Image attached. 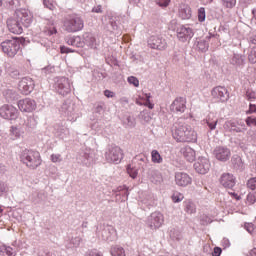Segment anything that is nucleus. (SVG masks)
Here are the masks:
<instances>
[{
    "label": "nucleus",
    "instance_id": "1",
    "mask_svg": "<svg viewBox=\"0 0 256 256\" xmlns=\"http://www.w3.org/2000/svg\"><path fill=\"white\" fill-rule=\"evenodd\" d=\"M32 24L33 16H31L27 10L16 11L14 17L7 21V27L10 33H14V35H21V33H23V27L27 29L31 27Z\"/></svg>",
    "mask_w": 256,
    "mask_h": 256
},
{
    "label": "nucleus",
    "instance_id": "2",
    "mask_svg": "<svg viewBox=\"0 0 256 256\" xmlns=\"http://www.w3.org/2000/svg\"><path fill=\"white\" fill-rule=\"evenodd\" d=\"M173 138L179 143H195L197 141V132L191 127V125L178 120L172 129Z\"/></svg>",
    "mask_w": 256,
    "mask_h": 256
},
{
    "label": "nucleus",
    "instance_id": "3",
    "mask_svg": "<svg viewBox=\"0 0 256 256\" xmlns=\"http://www.w3.org/2000/svg\"><path fill=\"white\" fill-rule=\"evenodd\" d=\"M20 160L29 169H37L43 162V160H41V154L38 151L27 149L20 154Z\"/></svg>",
    "mask_w": 256,
    "mask_h": 256
},
{
    "label": "nucleus",
    "instance_id": "4",
    "mask_svg": "<svg viewBox=\"0 0 256 256\" xmlns=\"http://www.w3.org/2000/svg\"><path fill=\"white\" fill-rule=\"evenodd\" d=\"M83 27H85V22L77 14L70 15L64 19L63 29L66 33H78V31H83Z\"/></svg>",
    "mask_w": 256,
    "mask_h": 256
},
{
    "label": "nucleus",
    "instance_id": "5",
    "mask_svg": "<svg viewBox=\"0 0 256 256\" xmlns=\"http://www.w3.org/2000/svg\"><path fill=\"white\" fill-rule=\"evenodd\" d=\"M0 47L4 54L13 59L21 51V39L17 37L6 39L1 42Z\"/></svg>",
    "mask_w": 256,
    "mask_h": 256
},
{
    "label": "nucleus",
    "instance_id": "6",
    "mask_svg": "<svg viewBox=\"0 0 256 256\" xmlns=\"http://www.w3.org/2000/svg\"><path fill=\"white\" fill-rule=\"evenodd\" d=\"M107 163H115L119 165L123 160V150L119 146H110L105 152Z\"/></svg>",
    "mask_w": 256,
    "mask_h": 256
},
{
    "label": "nucleus",
    "instance_id": "7",
    "mask_svg": "<svg viewBox=\"0 0 256 256\" xmlns=\"http://www.w3.org/2000/svg\"><path fill=\"white\" fill-rule=\"evenodd\" d=\"M163 223H165V217L161 212H153L151 213L146 221L147 227L151 229L152 231H155L163 226Z\"/></svg>",
    "mask_w": 256,
    "mask_h": 256
},
{
    "label": "nucleus",
    "instance_id": "8",
    "mask_svg": "<svg viewBox=\"0 0 256 256\" xmlns=\"http://www.w3.org/2000/svg\"><path fill=\"white\" fill-rule=\"evenodd\" d=\"M211 96L216 103H227L229 101V90L224 86H216L212 89Z\"/></svg>",
    "mask_w": 256,
    "mask_h": 256
},
{
    "label": "nucleus",
    "instance_id": "9",
    "mask_svg": "<svg viewBox=\"0 0 256 256\" xmlns=\"http://www.w3.org/2000/svg\"><path fill=\"white\" fill-rule=\"evenodd\" d=\"M61 112L63 115L68 117L70 121H76L77 115V106L71 100H66L61 106Z\"/></svg>",
    "mask_w": 256,
    "mask_h": 256
},
{
    "label": "nucleus",
    "instance_id": "10",
    "mask_svg": "<svg viewBox=\"0 0 256 256\" xmlns=\"http://www.w3.org/2000/svg\"><path fill=\"white\" fill-rule=\"evenodd\" d=\"M0 117H2V119L15 121V119L19 117V110L13 105L4 104L0 107Z\"/></svg>",
    "mask_w": 256,
    "mask_h": 256
},
{
    "label": "nucleus",
    "instance_id": "11",
    "mask_svg": "<svg viewBox=\"0 0 256 256\" xmlns=\"http://www.w3.org/2000/svg\"><path fill=\"white\" fill-rule=\"evenodd\" d=\"M55 89L59 95H69L71 93V83L68 78L58 77L55 80Z\"/></svg>",
    "mask_w": 256,
    "mask_h": 256
},
{
    "label": "nucleus",
    "instance_id": "12",
    "mask_svg": "<svg viewBox=\"0 0 256 256\" xmlns=\"http://www.w3.org/2000/svg\"><path fill=\"white\" fill-rule=\"evenodd\" d=\"M17 106L22 113H33L37 109V102L31 98H25L19 100Z\"/></svg>",
    "mask_w": 256,
    "mask_h": 256
},
{
    "label": "nucleus",
    "instance_id": "13",
    "mask_svg": "<svg viewBox=\"0 0 256 256\" xmlns=\"http://www.w3.org/2000/svg\"><path fill=\"white\" fill-rule=\"evenodd\" d=\"M35 89V82L30 77H24L18 83V90L22 95H30Z\"/></svg>",
    "mask_w": 256,
    "mask_h": 256
},
{
    "label": "nucleus",
    "instance_id": "14",
    "mask_svg": "<svg viewBox=\"0 0 256 256\" xmlns=\"http://www.w3.org/2000/svg\"><path fill=\"white\" fill-rule=\"evenodd\" d=\"M177 38L182 43H185L187 41H191L193 39V29H191L189 26H183L179 25L176 29Z\"/></svg>",
    "mask_w": 256,
    "mask_h": 256
},
{
    "label": "nucleus",
    "instance_id": "15",
    "mask_svg": "<svg viewBox=\"0 0 256 256\" xmlns=\"http://www.w3.org/2000/svg\"><path fill=\"white\" fill-rule=\"evenodd\" d=\"M194 169L200 175H205L209 173V169H211V162L207 157H199L198 160L194 163Z\"/></svg>",
    "mask_w": 256,
    "mask_h": 256
},
{
    "label": "nucleus",
    "instance_id": "16",
    "mask_svg": "<svg viewBox=\"0 0 256 256\" xmlns=\"http://www.w3.org/2000/svg\"><path fill=\"white\" fill-rule=\"evenodd\" d=\"M213 154L218 161H222L223 163L231 159V150L225 146H217Z\"/></svg>",
    "mask_w": 256,
    "mask_h": 256
},
{
    "label": "nucleus",
    "instance_id": "17",
    "mask_svg": "<svg viewBox=\"0 0 256 256\" xmlns=\"http://www.w3.org/2000/svg\"><path fill=\"white\" fill-rule=\"evenodd\" d=\"M224 128L227 129V131L234 133H243L244 131H247L245 122L242 120L228 121L225 123Z\"/></svg>",
    "mask_w": 256,
    "mask_h": 256
},
{
    "label": "nucleus",
    "instance_id": "18",
    "mask_svg": "<svg viewBox=\"0 0 256 256\" xmlns=\"http://www.w3.org/2000/svg\"><path fill=\"white\" fill-rule=\"evenodd\" d=\"M148 45L151 49H158L159 51L167 49V41L161 36H151L148 39Z\"/></svg>",
    "mask_w": 256,
    "mask_h": 256
},
{
    "label": "nucleus",
    "instance_id": "19",
    "mask_svg": "<svg viewBox=\"0 0 256 256\" xmlns=\"http://www.w3.org/2000/svg\"><path fill=\"white\" fill-rule=\"evenodd\" d=\"M186 103L185 98L178 97L170 105V111L172 113H185V109H187Z\"/></svg>",
    "mask_w": 256,
    "mask_h": 256
},
{
    "label": "nucleus",
    "instance_id": "20",
    "mask_svg": "<svg viewBox=\"0 0 256 256\" xmlns=\"http://www.w3.org/2000/svg\"><path fill=\"white\" fill-rule=\"evenodd\" d=\"M236 183V178L231 173H224L220 177V184L222 187H225V189H233Z\"/></svg>",
    "mask_w": 256,
    "mask_h": 256
},
{
    "label": "nucleus",
    "instance_id": "21",
    "mask_svg": "<svg viewBox=\"0 0 256 256\" xmlns=\"http://www.w3.org/2000/svg\"><path fill=\"white\" fill-rule=\"evenodd\" d=\"M102 239L103 241H108V243H111L113 241H117V230L113 226H106L102 230Z\"/></svg>",
    "mask_w": 256,
    "mask_h": 256
},
{
    "label": "nucleus",
    "instance_id": "22",
    "mask_svg": "<svg viewBox=\"0 0 256 256\" xmlns=\"http://www.w3.org/2000/svg\"><path fill=\"white\" fill-rule=\"evenodd\" d=\"M81 163H83L86 167H91L93 163H95V151L92 149H85L83 155L80 158Z\"/></svg>",
    "mask_w": 256,
    "mask_h": 256
},
{
    "label": "nucleus",
    "instance_id": "23",
    "mask_svg": "<svg viewBox=\"0 0 256 256\" xmlns=\"http://www.w3.org/2000/svg\"><path fill=\"white\" fill-rule=\"evenodd\" d=\"M83 238L81 236L70 235L64 241V246L66 249H77L81 245Z\"/></svg>",
    "mask_w": 256,
    "mask_h": 256
},
{
    "label": "nucleus",
    "instance_id": "24",
    "mask_svg": "<svg viewBox=\"0 0 256 256\" xmlns=\"http://www.w3.org/2000/svg\"><path fill=\"white\" fill-rule=\"evenodd\" d=\"M191 181L189 174L184 172L175 173V182L179 187H187V185H191Z\"/></svg>",
    "mask_w": 256,
    "mask_h": 256
},
{
    "label": "nucleus",
    "instance_id": "25",
    "mask_svg": "<svg viewBox=\"0 0 256 256\" xmlns=\"http://www.w3.org/2000/svg\"><path fill=\"white\" fill-rule=\"evenodd\" d=\"M147 175L151 183H154V185H161V182L163 181V175L159 172V170L149 169Z\"/></svg>",
    "mask_w": 256,
    "mask_h": 256
},
{
    "label": "nucleus",
    "instance_id": "26",
    "mask_svg": "<svg viewBox=\"0 0 256 256\" xmlns=\"http://www.w3.org/2000/svg\"><path fill=\"white\" fill-rule=\"evenodd\" d=\"M230 65H233L234 67H239L240 69L244 67L245 65V56L234 53L232 57H230Z\"/></svg>",
    "mask_w": 256,
    "mask_h": 256
},
{
    "label": "nucleus",
    "instance_id": "27",
    "mask_svg": "<svg viewBox=\"0 0 256 256\" xmlns=\"http://www.w3.org/2000/svg\"><path fill=\"white\" fill-rule=\"evenodd\" d=\"M180 152L183 154V157L187 159L190 163L195 160L196 153L195 150L189 146L182 147Z\"/></svg>",
    "mask_w": 256,
    "mask_h": 256
},
{
    "label": "nucleus",
    "instance_id": "28",
    "mask_svg": "<svg viewBox=\"0 0 256 256\" xmlns=\"http://www.w3.org/2000/svg\"><path fill=\"white\" fill-rule=\"evenodd\" d=\"M66 43L72 47H84L85 42L82 41L80 36H72L66 38Z\"/></svg>",
    "mask_w": 256,
    "mask_h": 256
},
{
    "label": "nucleus",
    "instance_id": "29",
    "mask_svg": "<svg viewBox=\"0 0 256 256\" xmlns=\"http://www.w3.org/2000/svg\"><path fill=\"white\" fill-rule=\"evenodd\" d=\"M140 99H142L144 102H141V100H136V105H144L145 107H148V109H153V107H155V104L151 103L150 93L144 94V96H140Z\"/></svg>",
    "mask_w": 256,
    "mask_h": 256
},
{
    "label": "nucleus",
    "instance_id": "30",
    "mask_svg": "<svg viewBox=\"0 0 256 256\" xmlns=\"http://www.w3.org/2000/svg\"><path fill=\"white\" fill-rule=\"evenodd\" d=\"M233 168L236 169V171H243L245 169V164H243V160L241 159V156L234 155L231 159Z\"/></svg>",
    "mask_w": 256,
    "mask_h": 256
},
{
    "label": "nucleus",
    "instance_id": "31",
    "mask_svg": "<svg viewBox=\"0 0 256 256\" xmlns=\"http://www.w3.org/2000/svg\"><path fill=\"white\" fill-rule=\"evenodd\" d=\"M3 95L8 103H11V101H15V99L19 98V94H17L15 89H6L3 91Z\"/></svg>",
    "mask_w": 256,
    "mask_h": 256
},
{
    "label": "nucleus",
    "instance_id": "32",
    "mask_svg": "<svg viewBox=\"0 0 256 256\" xmlns=\"http://www.w3.org/2000/svg\"><path fill=\"white\" fill-rule=\"evenodd\" d=\"M180 19L187 20L191 17V8L187 5H183L179 9Z\"/></svg>",
    "mask_w": 256,
    "mask_h": 256
},
{
    "label": "nucleus",
    "instance_id": "33",
    "mask_svg": "<svg viewBox=\"0 0 256 256\" xmlns=\"http://www.w3.org/2000/svg\"><path fill=\"white\" fill-rule=\"evenodd\" d=\"M206 125L209 127L210 131H215L217 128L218 120L213 115H208V117L204 120Z\"/></svg>",
    "mask_w": 256,
    "mask_h": 256
},
{
    "label": "nucleus",
    "instance_id": "34",
    "mask_svg": "<svg viewBox=\"0 0 256 256\" xmlns=\"http://www.w3.org/2000/svg\"><path fill=\"white\" fill-rule=\"evenodd\" d=\"M5 70L8 73V75H10V77H12L13 79H18L19 75H21L19 70H17V68H15V67L11 66V64H5Z\"/></svg>",
    "mask_w": 256,
    "mask_h": 256
},
{
    "label": "nucleus",
    "instance_id": "35",
    "mask_svg": "<svg viewBox=\"0 0 256 256\" xmlns=\"http://www.w3.org/2000/svg\"><path fill=\"white\" fill-rule=\"evenodd\" d=\"M83 43L84 45H87L88 47H94L95 46V37L91 33H85L83 35Z\"/></svg>",
    "mask_w": 256,
    "mask_h": 256
},
{
    "label": "nucleus",
    "instance_id": "36",
    "mask_svg": "<svg viewBox=\"0 0 256 256\" xmlns=\"http://www.w3.org/2000/svg\"><path fill=\"white\" fill-rule=\"evenodd\" d=\"M151 161L152 163H156L160 165V163H163V157L157 150H152L151 152Z\"/></svg>",
    "mask_w": 256,
    "mask_h": 256
},
{
    "label": "nucleus",
    "instance_id": "37",
    "mask_svg": "<svg viewBox=\"0 0 256 256\" xmlns=\"http://www.w3.org/2000/svg\"><path fill=\"white\" fill-rule=\"evenodd\" d=\"M21 129H19V127L17 126H12L10 128V137L11 139L15 140V139H19L21 137Z\"/></svg>",
    "mask_w": 256,
    "mask_h": 256
},
{
    "label": "nucleus",
    "instance_id": "38",
    "mask_svg": "<svg viewBox=\"0 0 256 256\" xmlns=\"http://www.w3.org/2000/svg\"><path fill=\"white\" fill-rule=\"evenodd\" d=\"M111 255L112 256H125V249L121 246H113L111 248Z\"/></svg>",
    "mask_w": 256,
    "mask_h": 256
},
{
    "label": "nucleus",
    "instance_id": "39",
    "mask_svg": "<svg viewBox=\"0 0 256 256\" xmlns=\"http://www.w3.org/2000/svg\"><path fill=\"white\" fill-rule=\"evenodd\" d=\"M170 237L174 241H181L183 239V234L181 233V231L174 228L170 231Z\"/></svg>",
    "mask_w": 256,
    "mask_h": 256
},
{
    "label": "nucleus",
    "instance_id": "40",
    "mask_svg": "<svg viewBox=\"0 0 256 256\" xmlns=\"http://www.w3.org/2000/svg\"><path fill=\"white\" fill-rule=\"evenodd\" d=\"M197 49H198V51H202V53H205V51H207V49H209V41L199 40L197 42Z\"/></svg>",
    "mask_w": 256,
    "mask_h": 256
},
{
    "label": "nucleus",
    "instance_id": "41",
    "mask_svg": "<svg viewBox=\"0 0 256 256\" xmlns=\"http://www.w3.org/2000/svg\"><path fill=\"white\" fill-rule=\"evenodd\" d=\"M2 3H4V6L7 9H15L19 3V0H2Z\"/></svg>",
    "mask_w": 256,
    "mask_h": 256
},
{
    "label": "nucleus",
    "instance_id": "42",
    "mask_svg": "<svg viewBox=\"0 0 256 256\" xmlns=\"http://www.w3.org/2000/svg\"><path fill=\"white\" fill-rule=\"evenodd\" d=\"M185 211L186 213H189V215H193L195 213V204L191 201L185 202Z\"/></svg>",
    "mask_w": 256,
    "mask_h": 256
},
{
    "label": "nucleus",
    "instance_id": "43",
    "mask_svg": "<svg viewBox=\"0 0 256 256\" xmlns=\"http://www.w3.org/2000/svg\"><path fill=\"white\" fill-rule=\"evenodd\" d=\"M0 253H6V255H8V256L15 255L13 248L11 246H7V245L0 246Z\"/></svg>",
    "mask_w": 256,
    "mask_h": 256
},
{
    "label": "nucleus",
    "instance_id": "44",
    "mask_svg": "<svg viewBox=\"0 0 256 256\" xmlns=\"http://www.w3.org/2000/svg\"><path fill=\"white\" fill-rule=\"evenodd\" d=\"M223 7L233 9L237 5V0H221Z\"/></svg>",
    "mask_w": 256,
    "mask_h": 256
},
{
    "label": "nucleus",
    "instance_id": "45",
    "mask_svg": "<svg viewBox=\"0 0 256 256\" xmlns=\"http://www.w3.org/2000/svg\"><path fill=\"white\" fill-rule=\"evenodd\" d=\"M127 173L132 179H137V175H139V170L137 168H132L131 166H128Z\"/></svg>",
    "mask_w": 256,
    "mask_h": 256
},
{
    "label": "nucleus",
    "instance_id": "46",
    "mask_svg": "<svg viewBox=\"0 0 256 256\" xmlns=\"http://www.w3.org/2000/svg\"><path fill=\"white\" fill-rule=\"evenodd\" d=\"M185 199V196L179 192H174L172 195V201L173 203H181V201Z\"/></svg>",
    "mask_w": 256,
    "mask_h": 256
},
{
    "label": "nucleus",
    "instance_id": "47",
    "mask_svg": "<svg viewBox=\"0 0 256 256\" xmlns=\"http://www.w3.org/2000/svg\"><path fill=\"white\" fill-rule=\"evenodd\" d=\"M248 60L250 63H256V47L252 48L250 53L248 54Z\"/></svg>",
    "mask_w": 256,
    "mask_h": 256
},
{
    "label": "nucleus",
    "instance_id": "48",
    "mask_svg": "<svg viewBox=\"0 0 256 256\" xmlns=\"http://www.w3.org/2000/svg\"><path fill=\"white\" fill-rule=\"evenodd\" d=\"M139 117L145 123H149V121H151V115H149V113H147L146 111L140 112Z\"/></svg>",
    "mask_w": 256,
    "mask_h": 256
},
{
    "label": "nucleus",
    "instance_id": "49",
    "mask_svg": "<svg viewBox=\"0 0 256 256\" xmlns=\"http://www.w3.org/2000/svg\"><path fill=\"white\" fill-rule=\"evenodd\" d=\"M55 133L57 135V137H63V135H65V131H67V129L63 126H56L55 128Z\"/></svg>",
    "mask_w": 256,
    "mask_h": 256
},
{
    "label": "nucleus",
    "instance_id": "50",
    "mask_svg": "<svg viewBox=\"0 0 256 256\" xmlns=\"http://www.w3.org/2000/svg\"><path fill=\"white\" fill-rule=\"evenodd\" d=\"M206 18V14H205V8H200L198 9V21H200V23H203V21H205Z\"/></svg>",
    "mask_w": 256,
    "mask_h": 256
},
{
    "label": "nucleus",
    "instance_id": "51",
    "mask_svg": "<svg viewBox=\"0 0 256 256\" xmlns=\"http://www.w3.org/2000/svg\"><path fill=\"white\" fill-rule=\"evenodd\" d=\"M248 189H251L252 191H255L256 189V177L250 178L247 182Z\"/></svg>",
    "mask_w": 256,
    "mask_h": 256
},
{
    "label": "nucleus",
    "instance_id": "52",
    "mask_svg": "<svg viewBox=\"0 0 256 256\" xmlns=\"http://www.w3.org/2000/svg\"><path fill=\"white\" fill-rule=\"evenodd\" d=\"M50 159H51L52 163H61V161H63L61 154H52L50 156Z\"/></svg>",
    "mask_w": 256,
    "mask_h": 256
},
{
    "label": "nucleus",
    "instance_id": "53",
    "mask_svg": "<svg viewBox=\"0 0 256 256\" xmlns=\"http://www.w3.org/2000/svg\"><path fill=\"white\" fill-rule=\"evenodd\" d=\"M9 191V186H7V183L0 180V196L3 195V193H7Z\"/></svg>",
    "mask_w": 256,
    "mask_h": 256
},
{
    "label": "nucleus",
    "instance_id": "54",
    "mask_svg": "<svg viewBox=\"0 0 256 256\" xmlns=\"http://www.w3.org/2000/svg\"><path fill=\"white\" fill-rule=\"evenodd\" d=\"M128 83L130 85H134V87H138L139 86V79H137V77L130 76V77H128Z\"/></svg>",
    "mask_w": 256,
    "mask_h": 256
},
{
    "label": "nucleus",
    "instance_id": "55",
    "mask_svg": "<svg viewBox=\"0 0 256 256\" xmlns=\"http://www.w3.org/2000/svg\"><path fill=\"white\" fill-rule=\"evenodd\" d=\"M247 201H248V203H250V205H253V203H255V201H256V192L249 193L247 195Z\"/></svg>",
    "mask_w": 256,
    "mask_h": 256
},
{
    "label": "nucleus",
    "instance_id": "56",
    "mask_svg": "<svg viewBox=\"0 0 256 256\" xmlns=\"http://www.w3.org/2000/svg\"><path fill=\"white\" fill-rule=\"evenodd\" d=\"M246 125H247L248 127H252V125H254V127H256V118L247 117V118H246Z\"/></svg>",
    "mask_w": 256,
    "mask_h": 256
},
{
    "label": "nucleus",
    "instance_id": "57",
    "mask_svg": "<svg viewBox=\"0 0 256 256\" xmlns=\"http://www.w3.org/2000/svg\"><path fill=\"white\" fill-rule=\"evenodd\" d=\"M156 3L159 5V7H168L171 0H156Z\"/></svg>",
    "mask_w": 256,
    "mask_h": 256
},
{
    "label": "nucleus",
    "instance_id": "58",
    "mask_svg": "<svg viewBox=\"0 0 256 256\" xmlns=\"http://www.w3.org/2000/svg\"><path fill=\"white\" fill-rule=\"evenodd\" d=\"M246 97H247L248 101H255L256 93L252 92V91H247L246 92Z\"/></svg>",
    "mask_w": 256,
    "mask_h": 256
},
{
    "label": "nucleus",
    "instance_id": "59",
    "mask_svg": "<svg viewBox=\"0 0 256 256\" xmlns=\"http://www.w3.org/2000/svg\"><path fill=\"white\" fill-rule=\"evenodd\" d=\"M25 124H26V127H35V118L28 117Z\"/></svg>",
    "mask_w": 256,
    "mask_h": 256
},
{
    "label": "nucleus",
    "instance_id": "60",
    "mask_svg": "<svg viewBox=\"0 0 256 256\" xmlns=\"http://www.w3.org/2000/svg\"><path fill=\"white\" fill-rule=\"evenodd\" d=\"M103 111H105V104L100 103L95 107V113H103Z\"/></svg>",
    "mask_w": 256,
    "mask_h": 256
},
{
    "label": "nucleus",
    "instance_id": "61",
    "mask_svg": "<svg viewBox=\"0 0 256 256\" xmlns=\"http://www.w3.org/2000/svg\"><path fill=\"white\" fill-rule=\"evenodd\" d=\"M245 229L248 233H253V231H255V225H253V223H246Z\"/></svg>",
    "mask_w": 256,
    "mask_h": 256
},
{
    "label": "nucleus",
    "instance_id": "62",
    "mask_svg": "<svg viewBox=\"0 0 256 256\" xmlns=\"http://www.w3.org/2000/svg\"><path fill=\"white\" fill-rule=\"evenodd\" d=\"M177 20L176 19H174V20H172L171 22H170V26H169V29L171 30V31H175V29L177 30Z\"/></svg>",
    "mask_w": 256,
    "mask_h": 256
},
{
    "label": "nucleus",
    "instance_id": "63",
    "mask_svg": "<svg viewBox=\"0 0 256 256\" xmlns=\"http://www.w3.org/2000/svg\"><path fill=\"white\" fill-rule=\"evenodd\" d=\"M88 256H103V254L101 252H99L98 250H90L88 252Z\"/></svg>",
    "mask_w": 256,
    "mask_h": 256
},
{
    "label": "nucleus",
    "instance_id": "64",
    "mask_svg": "<svg viewBox=\"0 0 256 256\" xmlns=\"http://www.w3.org/2000/svg\"><path fill=\"white\" fill-rule=\"evenodd\" d=\"M221 253H223V250L220 247H215L212 255L213 256H221Z\"/></svg>",
    "mask_w": 256,
    "mask_h": 256
}]
</instances>
